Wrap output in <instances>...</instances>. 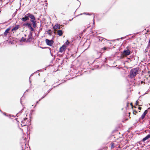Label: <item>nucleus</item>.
Returning a JSON list of instances; mask_svg holds the SVG:
<instances>
[{"instance_id":"nucleus-1","label":"nucleus","mask_w":150,"mask_h":150,"mask_svg":"<svg viewBox=\"0 0 150 150\" xmlns=\"http://www.w3.org/2000/svg\"><path fill=\"white\" fill-rule=\"evenodd\" d=\"M138 69L137 68L133 69L131 70L130 72V76L132 78L135 76L137 74Z\"/></svg>"},{"instance_id":"nucleus-2","label":"nucleus","mask_w":150,"mask_h":150,"mask_svg":"<svg viewBox=\"0 0 150 150\" xmlns=\"http://www.w3.org/2000/svg\"><path fill=\"white\" fill-rule=\"evenodd\" d=\"M62 26L60 25L59 24H56L53 27V28L54 31V33H55V32L58 29H60V28Z\"/></svg>"},{"instance_id":"nucleus-3","label":"nucleus","mask_w":150,"mask_h":150,"mask_svg":"<svg viewBox=\"0 0 150 150\" xmlns=\"http://www.w3.org/2000/svg\"><path fill=\"white\" fill-rule=\"evenodd\" d=\"M130 51L129 50H124L122 55L123 56H127L130 54Z\"/></svg>"},{"instance_id":"nucleus-4","label":"nucleus","mask_w":150,"mask_h":150,"mask_svg":"<svg viewBox=\"0 0 150 150\" xmlns=\"http://www.w3.org/2000/svg\"><path fill=\"white\" fill-rule=\"evenodd\" d=\"M67 47V46H66L65 45H63L60 48L59 50V52L61 53H62L64 52Z\"/></svg>"},{"instance_id":"nucleus-5","label":"nucleus","mask_w":150,"mask_h":150,"mask_svg":"<svg viewBox=\"0 0 150 150\" xmlns=\"http://www.w3.org/2000/svg\"><path fill=\"white\" fill-rule=\"evenodd\" d=\"M45 42L47 44L50 46H52L53 43V42L52 40H49L48 39L46 40Z\"/></svg>"},{"instance_id":"nucleus-6","label":"nucleus","mask_w":150,"mask_h":150,"mask_svg":"<svg viewBox=\"0 0 150 150\" xmlns=\"http://www.w3.org/2000/svg\"><path fill=\"white\" fill-rule=\"evenodd\" d=\"M30 30L31 32L30 33L29 35L28 38V39L27 38V40L28 41H30V39L32 37V34L31 32H33L34 30V29L32 27H30Z\"/></svg>"},{"instance_id":"nucleus-7","label":"nucleus","mask_w":150,"mask_h":150,"mask_svg":"<svg viewBox=\"0 0 150 150\" xmlns=\"http://www.w3.org/2000/svg\"><path fill=\"white\" fill-rule=\"evenodd\" d=\"M148 112V111L146 110L144 112L143 114L142 115L141 117L140 118V119L143 120L145 117V115Z\"/></svg>"},{"instance_id":"nucleus-8","label":"nucleus","mask_w":150,"mask_h":150,"mask_svg":"<svg viewBox=\"0 0 150 150\" xmlns=\"http://www.w3.org/2000/svg\"><path fill=\"white\" fill-rule=\"evenodd\" d=\"M150 138V134H148L146 137H145L142 140L143 142H144L145 141L148 139Z\"/></svg>"},{"instance_id":"nucleus-9","label":"nucleus","mask_w":150,"mask_h":150,"mask_svg":"<svg viewBox=\"0 0 150 150\" xmlns=\"http://www.w3.org/2000/svg\"><path fill=\"white\" fill-rule=\"evenodd\" d=\"M28 17H30V18L32 19V20H35V18L33 15L30 14H28Z\"/></svg>"},{"instance_id":"nucleus-10","label":"nucleus","mask_w":150,"mask_h":150,"mask_svg":"<svg viewBox=\"0 0 150 150\" xmlns=\"http://www.w3.org/2000/svg\"><path fill=\"white\" fill-rule=\"evenodd\" d=\"M22 19L23 21H25L29 19L28 16H25L24 17L22 18Z\"/></svg>"},{"instance_id":"nucleus-11","label":"nucleus","mask_w":150,"mask_h":150,"mask_svg":"<svg viewBox=\"0 0 150 150\" xmlns=\"http://www.w3.org/2000/svg\"><path fill=\"white\" fill-rule=\"evenodd\" d=\"M57 34L60 36H62L63 34V32L62 30H59L57 31Z\"/></svg>"},{"instance_id":"nucleus-12","label":"nucleus","mask_w":150,"mask_h":150,"mask_svg":"<svg viewBox=\"0 0 150 150\" xmlns=\"http://www.w3.org/2000/svg\"><path fill=\"white\" fill-rule=\"evenodd\" d=\"M18 28V26L16 25L15 27L13 28L12 29V31H15L17 30Z\"/></svg>"},{"instance_id":"nucleus-13","label":"nucleus","mask_w":150,"mask_h":150,"mask_svg":"<svg viewBox=\"0 0 150 150\" xmlns=\"http://www.w3.org/2000/svg\"><path fill=\"white\" fill-rule=\"evenodd\" d=\"M31 21L33 24V26L35 27L36 25V23L34 20H31Z\"/></svg>"},{"instance_id":"nucleus-14","label":"nucleus","mask_w":150,"mask_h":150,"mask_svg":"<svg viewBox=\"0 0 150 150\" xmlns=\"http://www.w3.org/2000/svg\"><path fill=\"white\" fill-rule=\"evenodd\" d=\"M9 30H10V29H9V28L7 29L6 30V31H5V32L4 33V35H6L8 33V32Z\"/></svg>"},{"instance_id":"nucleus-15","label":"nucleus","mask_w":150,"mask_h":150,"mask_svg":"<svg viewBox=\"0 0 150 150\" xmlns=\"http://www.w3.org/2000/svg\"><path fill=\"white\" fill-rule=\"evenodd\" d=\"M69 42L68 41V40L65 42V44L64 45H65L66 46H67V47L69 45Z\"/></svg>"},{"instance_id":"nucleus-16","label":"nucleus","mask_w":150,"mask_h":150,"mask_svg":"<svg viewBox=\"0 0 150 150\" xmlns=\"http://www.w3.org/2000/svg\"><path fill=\"white\" fill-rule=\"evenodd\" d=\"M50 31V30H49V31L47 32V34L50 35H51L52 34V33Z\"/></svg>"},{"instance_id":"nucleus-17","label":"nucleus","mask_w":150,"mask_h":150,"mask_svg":"<svg viewBox=\"0 0 150 150\" xmlns=\"http://www.w3.org/2000/svg\"><path fill=\"white\" fill-rule=\"evenodd\" d=\"M26 25H27L28 28L29 29L31 27V25L29 23H27Z\"/></svg>"},{"instance_id":"nucleus-18","label":"nucleus","mask_w":150,"mask_h":150,"mask_svg":"<svg viewBox=\"0 0 150 150\" xmlns=\"http://www.w3.org/2000/svg\"><path fill=\"white\" fill-rule=\"evenodd\" d=\"M26 40V38H24L23 37H22L21 38V41H25Z\"/></svg>"},{"instance_id":"nucleus-19","label":"nucleus","mask_w":150,"mask_h":150,"mask_svg":"<svg viewBox=\"0 0 150 150\" xmlns=\"http://www.w3.org/2000/svg\"><path fill=\"white\" fill-rule=\"evenodd\" d=\"M135 104L136 105H139V102L138 101V100H137L136 102V103H135Z\"/></svg>"},{"instance_id":"nucleus-20","label":"nucleus","mask_w":150,"mask_h":150,"mask_svg":"<svg viewBox=\"0 0 150 150\" xmlns=\"http://www.w3.org/2000/svg\"><path fill=\"white\" fill-rule=\"evenodd\" d=\"M111 147L112 148H113V147H114V146L113 144H112L111 146Z\"/></svg>"},{"instance_id":"nucleus-21","label":"nucleus","mask_w":150,"mask_h":150,"mask_svg":"<svg viewBox=\"0 0 150 150\" xmlns=\"http://www.w3.org/2000/svg\"><path fill=\"white\" fill-rule=\"evenodd\" d=\"M133 113H134V114H135V113H137V112L136 111H133Z\"/></svg>"},{"instance_id":"nucleus-22","label":"nucleus","mask_w":150,"mask_h":150,"mask_svg":"<svg viewBox=\"0 0 150 150\" xmlns=\"http://www.w3.org/2000/svg\"><path fill=\"white\" fill-rule=\"evenodd\" d=\"M141 108H142L141 107H139V109L140 110H141Z\"/></svg>"},{"instance_id":"nucleus-23","label":"nucleus","mask_w":150,"mask_h":150,"mask_svg":"<svg viewBox=\"0 0 150 150\" xmlns=\"http://www.w3.org/2000/svg\"><path fill=\"white\" fill-rule=\"evenodd\" d=\"M104 50H106V48H105V47H104Z\"/></svg>"},{"instance_id":"nucleus-24","label":"nucleus","mask_w":150,"mask_h":150,"mask_svg":"<svg viewBox=\"0 0 150 150\" xmlns=\"http://www.w3.org/2000/svg\"><path fill=\"white\" fill-rule=\"evenodd\" d=\"M26 119V118H25L24 119V120H25Z\"/></svg>"},{"instance_id":"nucleus-25","label":"nucleus","mask_w":150,"mask_h":150,"mask_svg":"<svg viewBox=\"0 0 150 150\" xmlns=\"http://www.w3.org/2000/svg\"><path fill=\"white\" fill-rule=\"evenodd\" d=\"M24 36H25V37H26V35H24Z\"/></svg>"}]
</instances>
